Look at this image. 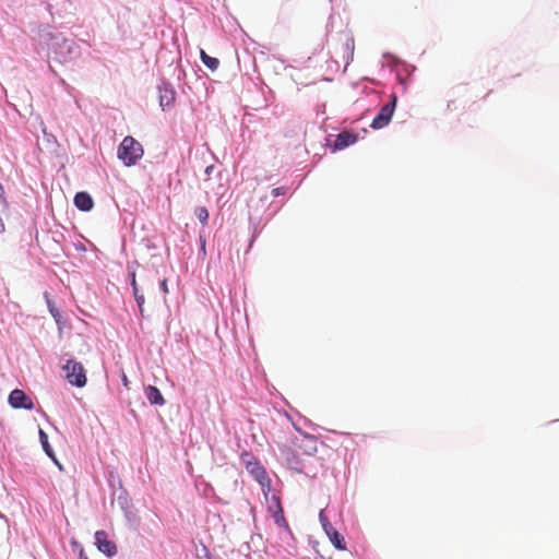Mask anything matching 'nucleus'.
<instances>
[{
	"label": "nucleus",
	"mask_w": 559,
	"mask_h": 559,
	"mask_svg": "<svg viewBox=\"0 0 559 559\" xmlns=\"http://www.w3.org/2000/svg\"><path fill=\"white\" fill-rule=\"evenodd\" d=\"M47 46L48 57L61 64L74 62L82 53L75 39L66 37L62 33H49Z\"/></svg>",
	"instance_id": "1"
},
{
	"label": "nucleus",
	"mask_w": 559,
	"mask_h": 559,
	"mask_svg": "<svg viewBox=\"0 0 559 559\" xmlns=\"http://www.w3.org/2000/svg\"><path fill=\"white\" fill-rule=\"evenodd\" d=\"M144 150L142 144L130 135L121 141L117 150L118 158L127 167L135 165L142 158Z\"/></svg>",
	"instance_id": "2"
},
{
	"label": "nucleus",
	"mask_w": 559,
	"mask_h": 559,
	"mask_svg": "<svg viewBox=\"0 0 559 559\" xmlns=\"http://www.w3.org/2000/svg\"><path fill=\"white\" fill-rule=\"evenodd\" d=\"M283 203L275 205L274 207L269 205L267 210L264 211L262 215H258L254 212H250L249 214V229L251 230V238L249 248L252 247L253 242L260 236L263 228L267 225V223L273 218V216L280 211Z\"/></svg>",
	"instance_id": "3"
},
{
	"label": "nucleus",
	"mask_w": 559,
	"mask_h": 559,
	"mask_svg": "<svg viewBox=\"0 0 559 559\" xmlns=\"http://www.w3.org/2000/svg\"><path fill=\"white\" fill-rule=\"evenodd\" d=\"M62 369L64 371L66 379L71 385L76 388L85 386L87 382L86 372L80 361L73 358L68 359Z\"/></svg>",
	"instance_id": "4"
},
{
	"label": "nucleus",
	"mask_w": 559,
	"mask_h": 559,
	"mask_svg": "<svg viewBox=\"0 0 559 559\" xmlns=\"http://www.w3.org/2000/svg\"><path fill=\"white\" fill-rule=\"evenodd\" d=\"M319 522L328 536L331 544L337 549V550H346V542L344 536L337 532V530L331 524L326 513L325 509H322L319 512Z\"/></svg>",
	"instance_id": "5"
},
{
	"label": "nucleus",
	"mask_w": 559,
	"mask_h": 559,
	"mask_svg": "<svg viewBox=\"0 0 559 559\" xmlns=\"http://www.w3.org/2000/svg\"><path fill=\"white\" fill-rule=\"evenodd\" d=\"M396 105L397 96L395 93H392L390 95V100L380 108L370 127L374 130H379L388 126L393 117Z\"/></svg>",
	"instance_id": "6"
},
{
	"label": "nucleus",
	"mask_w": 559,
	"mask_h": 559,
	"mask_svg": "<svg viewBox=\"0 0 559 559\" xmlns=\"http://www.w3.org/2000/svg\"><path fill=\"white\" fill-rule=\"evenodd\" d=\"M358 141V134L350 131H342L335 139L332 141L331 135L326 138V146L331 150L332 153L337 151H342Z\"/></svg>",
	"instance_id": "7"
},
{
	"label": "nucleus",
	"mask_w": 559,
	"mask_h": 559,
	"mask_svg": "<svg viewBox=\"0 0 559 559\" xmlns=\"http://www.w3.org/2000/svg\"><path fill=\"white\" fill-rule=\"evenodd\" d=\"M158 102L163 110L174 106L176 100V90L173 84L162 79L157 84Z\"/></svg>",
	"instance_id": "8"
},
{
	"label": "nucleus",
	"mask_w": 559,
	"mask_h": 559,
	"mask_svg": "<svg viewBox=\"0 0 559 559\" xmlns=\"http://www.w3.org/2000/svg\"><path fill=\"white\" fill-rule=\"evenodd\" d=\"M8 403L12 408L15 409H27L34 408V403L31 397L20 389H14L10 392Z\"/></svg>",
	"instance_id": "9"
},
{
	"label": "nucleus",
	"mask_w": 559,
	"mask_h": 559,
	"mask_svg": "<svg viewBox=\"0 0 559 559\" xmlns=\"http://www.w3.org/2000/svg\"><path fill=\"white\" fill-rule=\"evenodd\" d=\"M95 544L97 549L107 557H114L117 554L116 544L108 539L105 531H97L95 533Z\"/></svg>",
	"instance_id": "10"
},
{
	"label": "nucleus",
	"mask_w": 559,
	"mask_h": 559,
	"mask_svg": "<svg viewBox=\"0 0 559 559\" xmlns=\"http://www.w3.org/2000/svg\"><path fill=\"white\" fill-rule=\"evenodd\" d=\"M246 468L252 475V477L261 485L262 490H264V488L270 489L271 479L267 476L265 468L260 464L259 461L252 462L251 465L248 464Z\"/></svg>",
	"instance_id": "11"
},
{
	"label": "nucleus",
	"mask_w": 559,
	"mask_h": 559,
	"mask_svg": "<svg viewBox=\"0 0 559 559\" xmlns=\"http://www.w3.org/2000/svg\"><path fill=\"white\" fill-rule=\"evenodd\" d=\"M75 207L82 212H88L94 206L93 198L88 192L80 191L76 192L73 199Z\"/></svg>",
	"instance_id": "12"
},
{
	"label": "nucleus",
	"mask_w": 559,
	"mask_h": 559,
	"mask_svg": "<svg viewBox=\"0 0 559 559\" xmlns=\"http://www.w3.org/2000/svg\"><path fill=\"white\" fill-rule=\"evenodd\" d=\"M270 490H271V488L270 489L264 488L263 493H264V497L266 500L267 511L272 515L275 512H281V510H283V507H282L281 498L275 493L270 496Z\"/></svg>",
	"instance_id": "13"
},
{
	"label": "nucleus",
	"mask_w": 559,
	"mask_h": 559,
	"mask_svg": "<svg viewBox=\"0 0 559 559\" xmlns=\"http://www.w3.org/2000/svg\"><path fill=\"white\" fill-rule=\"evenodd\" d=\"M145 396L152 405L163 406L165 404L160 390L155 385H147L145 388Z\"/></svg>",
	"instance_id": "14"
},
{
	"label": "nucleus",
	"mask_w": 559,
	"mask_h": 559,
	"mask_svg": "<svg viewBox=\"0 0 559 559\" xmlns=\"http://www.w3.org/2000/svg\"><path fill=\"white\" fill-rule=\"evenodd\" d=\"M399 63H400V69L396 74L397 80L401 85L406 87V85H407L406 78H409L413 75V73L416 71V67L413 64H409L405 61H400Z\"/></svg>",
	"instance_id": "15"
},
{
	"label": "nucleus",
	"mask_w": 559,
	"mask_h": 559,
	"mask_svg": "<svg viewBox=\"0 0 559 559\" xmlns=\"http://www.w3.org/2000/svg\"><path fill=\"white\" fill-rule=\"evenodd\" d=\"M129 276H130V284H131V287H132L133 296H134L135 302L138 305L140 314L142 316L143 314V306H144V302H145V298H144V295L141 294L140 290H139V287H138V284H136V280H135V273L134 272H130Z\"/></svg>",
	"instance_id": "16"
},
{
	"label": "nucleus",
	"mask_w": 559,
	"mask_h": 559,
	"mask_svg": "<svg viewBox=\"0 0 559 559\" xmlns=\"http://www.w3.org/2000/svg\"><path fill=\"white\" fill-rule=\"evenodd\" d=\"M38 436H39L40 444H41L43 450L46 453V455L48 457H50L53 462H56L57 465L59 466V468H61V465L58 463V461L56 459L55 451L48 441V435L43 429L39 428Z\"/></svg>",
	"instance_id": "17"
},
{
	"label": "nucleus",
	"mask_w": 559,
	"mask_h": 559,
	"mask_svg": "<svg viewBox=\"0 0 559 559\" xmlns=\"http://www.w3.org/2000/svg\"><path fill=\"white\" fill-rule=\"evenodd\" d=\"M118 485L120 488V493L118 496V504L121 510L124 512L126 518H129V508L132 506L131 500L128 497L127 490L123 488L122 483L118 479Z\"/></svg>",
	"instance_id": "18"
},
{
	"label": "nucleus",
	"mask_w": 559,
	"mask_h": 559,
	"mask_svg": "<svg viewBox=\"0 0 559 559\" xmlns=\"http://www.w3.org/2000/svg\"><path fill=\"white\" fill-rule=\"evenodd\" d=\"M46 297V300H47V307H48V310H49V313L51 314V317L55 319L57 325L59 328H61V325L63 324V321H62V314L60 312V310L55 306V304L48 298V295L46 294L45 295Z\"/></svg>",
	"instance_id": "19"
},
{
	"label": "nucleus",
	"mask_w": 559,
	"mask_h": 559,
	"mask_svg": "<svg viewBox=\"0 0 559 559\" xmlns=\"http://www.w3.org/2000/svg\"><path fill=\"white\" fill-rule=\"evenodd\" d=\"M200 57L201 61L207 69H210L211 71L217 70L219 66V61L217 58L209 56L207 53H205L204 50H201Z\"/></svg>",
	"instance_id": "20"
},
{
	"label": "nucleus",
	"mask_w": 559,
	"mask_h": 559,
	"mask_svg": "<svg viewBox=\"0 0 559 559\" xmlns=\"http://www.w3.org/2000/svg\"><path fill=\"white\" fill-rule=\"evenodd\" d=\"M272 518L274 520V523L278 527L284 528L286 532L290 534L289 525L284 516V510H281V512H275L274 514H272Z\"/></svg>",
	"instance_id": "21"
},
{
	"label": "nucleus",
	"mask_w": 559,
	"mask_h": 559,
	"mask_svg": "<svg viewBox=\"0 0 559 559\" xmlns=\"http://www.w3.org/2000/svg\"><path fill=\"white\" fill-rule=\"evenodd\" d=\"M194 214L197 216V218L200 221V223L203 225V226H206L207 225V221H209V211L206 210V207L204 206H198L194 211Z\"/></svg>",
	"instance_id": "22"
},
{
	"label": "nucleus",
	"mask_w": 559,
	"mask_h": 559,
	"mask_svg": "<svg viewBox=\"0 0 559 559\" xmlns=\"http://www.w3.org/2000/svg\"><path fill=\"white\" fill-rule=\"evenodd\" d=\"M240 459L242 463L246 465V467L248 466V464L251 465L252 462H257V459L249 451H243L240 455Z\"/></svg>",
	"instance_id": "23"
},
{
	"label": "nucleus",
	"mask_w": 559,
	"mask_h": 559,
	"mask_svg": "<svg viewBox=\"0 0 559 559\" xmlns=\"http://www.w3.org/2000/svg\"><path fill=\"white\" fill-rule=\"evenodd\" d=\"M287 192V188L286 187H277V188H274L272 191H271V195L273 198H278L281 195H284L286 194Z\"/></svg>",
	"instance_id": "24"
},
{
	"label": "nucleus",
	"mask_w": 559,
	"mask_h": 559,
	"mask_svg": "<svg viewBox=\"0 0 559 559\" xmlns=\"http://www.w3.org/2000/svg\"><path fill=\"white\" fill-rule=\"evenodd\" d=\"M214 169H215L214 165H210L204 169L205 179H210Z\"/></svg>",
	"instance_id": "25"
},
{
	"label": "nucleus",
	"mask_w": 559,
	"mask_h": 559,
	"mask_svg": "<svg viewBox=\"0 0 559 559\" xmlns=\"http://www.w3.org/2000/svg\"><path fill=\"white\" fill-rule=\"evenodd\" d=\"M159 288H160V290L164 294L168 293V286H167V281L166 280H163V281L159 282Z\"/></svg>",
	"instance_id": "26"
},
{
	"label": "nucleus",
	"mask_w": 559,
	"mask_h": 559,
	"mask_svg": "<svg viewBox=\"0 0 559 559\" xmlns=\"http://www.w3.org/2000/svg\"><path fill=\"white\" fill-rule=\"evenodd\" d=\"M345 46H346V48H347L348 50H350V52L353 53V51H354V39H353V38H348V39L346 40Z\"/></svg>",
	"instance_id": "27"
},
{
	"label": "nucleus",
	"mask_w": 559,
	"mask_h": 559,
	"mask_svg": "<svg viewBox=\"0 0 559 559\" xmlns=\"http://www.w3.org/2000/svg\"><path fill=\"white\" fill-rule=\"evenodd\" d=\"M259 202L261 203V207H264L266 203L269 202V197L265 194L260 198Z\"/></svg>",
	"instance_id": "28"
},
{
	"label": "nucleus",
	"mask_w": 559,
	"mask_h": 559,
	"mask_svg": "<svg viewBox=\"0 0 559 559\" xmlns=\"http://www.w3.org/2000/svg\"><path fill=\"white\" fill-rule=\"evenodd\" d=\"M134 516H135V513H134V511H133V507L131 506V507L129 508V518H127V519H128L129 521H131V520H133V519H134Z\"/></svg>",
	"instance_id": "29"
},
{
	"label": "nucleus",
	"mask_w": 559,
	"mask_h": 559,
	"mask_svg": "<svg viewBox=\"0 0 559 559\" xmlns=\"http://www.w3.org/2000/svg\"><path fill=\"white\" fill-rule=\"evenodd\" d=\"M200 247L201 250L205 253V239L203 237H200Z\"/></svg>",
	"instance_id": "30"
},
{
	"label": "nucleus",
	"mask_w": 559,
	"mask_h": 559,
	"mask_svg": "<svg viewBox=\"0 0 559 559\" xmlns=\"http://www.w3.org/2000/svg\"><path fill=\"white\" fill-rule=\"evenodd\" d=\"M75 249L78 251H85V246L83 243L79 242L75 245Z\"/></svg>",
	"instance_id": "31"
},
{
	"label": "nucleus",
	"mask_w": 559,
	"mask_h": 559,
	"mask_svg": "<svg viewBox=\"0 0 559 559\" xmlns=\"http://www.w3.org/2000/svg\"><path fill=\"white\" fill-rule=\"evenodd\" d=\"M79 559H88L87 556L84 554L83 549H81L79 554Z\"/></svg>",
	"instance_id": "32"
},
{
	"label": "nucleus",
	"mask_w": 559,
	"mask_h": 559,
	"mask_svg": "<svg viewBox=\"0 0 559 559\" xmlns=\"http://www.w3.org/2000/svg\"><path fill=\"white\" fill-rule=\"evenodd\" d=\"M3 230H4V224H3L2 218L0 217V233H2Z\"/></svg>",
	"instance_id": "33"
},
{
	"label": "nucleus",
	"mask_w": 559,
	"mask_h": 559,
	"mask_svg": "<svg viewBox=\"0 0 559 559\" xmlns=\"http://www.w3.org/2000/svg\"><path fill=\"white\" fill-rule=\"evenodd\" d=\"M3 194V188H2V185L0 183V198L2 197Z\"/></svg>",
	"instance_id": "34"
},
{
	"label": "nucleus",
	"mask_w": 559,
	"mask_h": 559,
	"mask_svg": "<svg viewBox=\"0 0 559 559\" xmlns=\"http://www.w3.org/2000/svg\"><path fill=\"white\" fill-rule=\"evenodd\" d=\"M332 20H333V16L331 15L330 19H329V23H328L326 27H330V24H331Z\"/></svg>",
	"instance_id": "35"
},
{
	"label": "nucleus",
	"mask_w": 559,
	"mask_h": 559,
	"mask_svg": "<svg viewBox=\"0 0 559 559\" xmlns=\"http://www.w3.org/2000/svg\"><path fill=\"white\" fill-rule=\"evenodd\" d=\"M49 70H50L55 75H57V73L53 71L52 67H49Z\"/></svg>",
	"instance_id": "36"
},
{
	"label": "nucleus",
	"mask_w": 559,
	"mask_h": 559,
	"mask_svg": "<svg viewBox=\"0 0 559 559\" xmlns=\"http://www.w3.org/2000/svg\"><path fill=\"white\" fill-rule=\"evenodd\" d=\"M60 83H61L62 85H64V84H66V82H64V80H63V79H60Z\"/></svg>",
	"instance_id": "37"
},
{
	"label": "nucleus",
	"mask_w": 559,
	"mask_h": 559,
	"mask_svg": "<svg viewBox=\"0 0 559 559\" xmlns=\"http://www.w3.org/2000/svg\"><path fill=\"white\" fill-rule=\"evenodd\" d=\"M295 430L300 431V429L294 424Z\"/></svg>",
	"instance_id": "38"
}]
</instances>
